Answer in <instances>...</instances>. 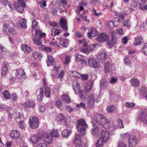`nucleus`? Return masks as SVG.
<instances>
[{"instance_id": "33", "label": "nucleus", "mask_w": 147, "mask_h": 147, "mask_svg": "<svg viewBox=\"0 0 147 147\" xmlns=\"http://www.w3.org/2000/svg\"><path fill=\"white\" fill-rule=\"evenodd\" d=\"M71 132L72 131H71L70 130L68 129H65L63 131L62 136L63 137L67 138L70 135Z\"/></svg>"}, {"instance_id": "25", "label": "nucleus", "mask_w": 147, "mask_h": 147, "mask_svg": "<svg viewBox=\"0 0 147 147\" xmlns=\"http://www.w3.org/2000/svg\"><path fill=\"white\" fill-rule=\"evenodd\" d=\"M21 48L23 51L27 53H30L32 51V49L30 47L25 44L22 45Z\"/></svg>"}, {"instance_id": "17", "label": "nucleus", "mask_w": 147, "mask_h": 147, "mask_svg": "<svg viewBox=\"0 0 147 147\" xmlns=\"http://www.w3.org/2000/svg\"><path fill=\"white\" fill-rule=\"evenodd\" d=\"M109 132L107 131L102 130V142H107L109 137Z\"/></svg>"}, {"instance_id": "46", "label": "nucleus", "mask_w": 147, "mask_h": 147, "mask_svg": "<svg viewBox=\"0 0 147 147\" xmlns=\"http://www.w3.org/2000/svg\"><path fill=\"white\" fill-rule=\"evenodd\" d=\"M0 52L3 54H5L8 53L9 51L2 45L0 44Z\"/></svg>"}, {"instance_id": "2", "label": "nucleus", "mask_w": 147, "mask_h": 147, "mask_svg": "<svg viewBox=\"0 0 147 147\" xmlns=\"http://www.w3.org/2000/svg\"><path fill=\"white\" fill-rule=\"evenodd\" d=\"M16 117L15 119L16 121L19 123V127L23 129L24 128L25 125L24 122V118L22 113L21 112H17L16 113Z\"/></svg>"}, {"instance_id": "45", "label": "nucleus", "mask_w": 147, "mask_h": 147, "mask_svg": "<svg viewBox=\"0 0 147 147\" xmlns=\"http://www.w3.org/2000/svg\"><path fill=\"white\" fill-rule=\"evenodd\" d=\"M76 61L78 62L81 61L83 62L84 60V56L78 54L76 55Z\"/></svg>"}, {"instance_id": "42", "label": "nucleus", "mask_w": 147, "mask_h": 147, "mask_svg": "<svg viewBox=\"0 0 147 147\" xmlns=\"http://www.w3.org/2000/svg\"><path fill=\"white\" fill-rule=\"evenodd\" d=\"M51 135L54 138H56L59 136V132L56 129L52 130L51 132Z\"/></svg>"}, {"instance_id": "61", "label": "nucleus", "mask_w": 147, "mask_h": 147, "mask_svg": "<svg viewBox=\"0 0 147 147\" xmlns=\"http://www.w3.org/2000/svg\"><path fill=\"white\" fill-rule=\"evenodd\" d=\"M41 32L40 30H37L35 31V36L37 38H41Z\"/></svg>"}, {"instance_id": "30", "label": "nucleus", "mask_w": 147, "mask_h": 147, "mask_svg": "<svg viewBox=\"0 0 147 147\" xmlns=\"http://www.w3.org/2000/svg\"><path fill=\"white\" fill-rule=\"evenodd\" d=\"M40 39V38H37L36 37L35 35L32 36V39L35 44L37 45H41L42 43V41Z\"/></svg>"}, {"instance_id": "10", "label": "nucleus", "mask_w": 147, "mask_h": 147, "mask_svg": "<svg viewBox=\"0 0 147 147\" xmlns=\"http://www.w3.org/2000/svg\"><path fill=\"white\" fill-rule=\"evenodd\" d=\"M2 3L5 5L7 10L9 12L13 10V8L9 2L7 0H2L1 1Z\"/></svg>"}, {"instance_id": "19", "label": "nucleus", "mask_w": 147, "mask_h": 147, "mask_svg": "<svg viewBox=\"0 0 147 147\" xmlns=\"http://www.w3.org/2000/svg\"><path fill=\"white\" fill-rule=\"evenodd\" d=\"M117 42V39L111 38L110 40H109L107 41V44L108 45L109 48H111L116 44Z\"/></svg>"}, {"instance_id": "31", "label": "nucleus", "mask_w": 147, "mask_h": 147, "mask_svg": "<svg viewBox=\"0 0 147 147\" xmlns=\"http://www.w3.org/2000/svg\"><path fill=\"white\" fill-rule=\"evenodd\" d=\"M123 25L127 28H129L131 27V24L129 20H125L123 22Z\"/></svg>"}, {"instance_id": "13", "label": "nucleus", "mask_w": 147, "mask_h": 147, "mask_svg": "<svg viewBox=\"0 0 147 147\" xmlns=\"http://www.w3.org/2000/svg\"><path fill=\"white\" fill-rule=\"evenodd\" d=\"M130 82L131 86L133 87H138L140 85V81L138 79L135 77L132 78L130 80Z\"/></svg>"}, {"instance_id": "49", "label": "nucleus", "mask_w": 147, "mask_h": 147, "mask_svg": "<svg viewBox=\"0 0 147 147\" xmlns=\"http://www.w3.org/2000/svg\"><path fill=\"white\" fill-rule=\"evenodd\" d=\"M113 21L115 27H117L119 25L121 22L119 18H118L113 19Z\"/></svg>"}, {"instance_id": "28", "label": "nucleus", "mask_w": 147, "mask_h": 147, "mask_svg": "<svg viewBox=\"0 0 147 147\" xmlns=\"http://www.w3.org/2000/svg\"><path fill=\"white\" fill-rule=\"evenodd\" d=\"M140 92L141 94L147 100V88L142 87L140 90Z\"/></svg>"}, {"instance_id": "48", "label": "nucleus", "mask_w": 147, "mask_h": 147, "mask_svg": "<svg viewBox=\"0 0 147 147\" xmlns=\"http://www.w3.org/2000/svg\"><path fill=\"white\" fill-rule=\"evenodd\" d=\"M71 120L70 117H67L66 118V120L65 121V125L66 127H68L71 126Z\"/></svg>"}, {"instance_id": "52", "label": "nucleus", "mask_w": 147, "mask_h": 147, "mask_svg": "<svg viewBox=\"0 0 147 147\" xmlns=\"http://www.w3.org/2000/svg\"><path fill=\"white\" fill-rule=\"evenodd\" d=\"M126 107L128 108H133L136 105V104L134 102H126L125 103Z\"/></svg>"}, {"instance_id": "43", "label": "nucleus", "mask_w": 147, "mask_h": 147, "mask_svg": "<svg viewBox=\"0 0 147 147\" xmlns=\"http://www.w3.org/2000/svg\"><path fill=\"white\" fill-rule=\"evenodd\" d=\"M71 76L74 78H80L81 76V74L78 72L74 71H71Z\"/></svg>"}, {"instance_id": "54", "label": "nucleus", "mask_w": 147, "mask_h": 147, "mask_svg": "<svg viewBox=\"0 0 147 147\" xmlns=\"http://www.w3.org/2000/svg\"><path fill=\"white\" fill-rule=\"evenodd\" d=\"M141 51L147 56V43L144 44V47L141 49Z\"/></svg>"}, {"instance_id": "5", "label": "nucleus", "mask_w": 147, "mask_h": 147, "mask_svg": "<svg viewBox=\"0 0 147 147\" xmlns=\"http://www.w3.org/2000/svg\"><path fill=\"white\" fill-rule=\"evenodd\" d=\"M128 141L129 147H135L137 144V138L136 136L132 134H129Z\"/></svg>"}, {"instance_id": "14", "label": "nucleus", "mask_w": 147, "mask_h": 147, "mask_svg": "<svg viewBox=\"0 0 147 147\" xmlns=\"http://www.w3.org/2000/svg\"><path fill=\"white\" fill-rule=\"evenodd\" d=\"M95 98L94 96L92 94H90L88 97V105L91 108L94 105L95 102Z\"/></svg>"}, {"instance_id": "57", "label": "nucleus", "mask_w": 147, "mask_h": 147, "mask_svg": "<svg viewBox=\"0 0 147 147\" xmlns=\"http://www.w3.org/2000/svg\"><path fill=\"white\" fill-rule=\"evenodd\" d=\"M124 63L126 65H130L131 64V61L129 58L127 57H125L124 58Z\"/></svg>"}, {"instance_id": "35", "label": "nucleus", "mask_w": 147, "mask_h": 147, "mask_svg": "<svg viewBox=\"0 0 147 147\" xmlns=\"http://www.w3.org/2000/svg\"><path fill=\"white\" fill-rule=\"evenodd\" d=\"M20 24L21 27L24 29H26L27 28V21L26 19L23 18L20 20Z\"/></svg>"}, {"instance_id": "12", "label": "nucleus", "mask_w": 147, "mask_h": 147, "mask_svg": "<svg viewBox=\"0 0 147 147\" xmlns=\"http://www.w3.org/2000/svg\"><path fill=\"white\" fill-rule=\"evenodd\" d=\"M98 45V44H94L92 45H90L88 47L87 49H80V50L81 51L82 53L86 54H88L90 52H91L92 50H94L93 49L95 47H96Z\"/></svg>"}, {"instance_id": "15", "label": "nucleus", "mask_w": 147, "mask_h": 147, "mask_svg": "<svg viewBox=\"0 0 147 147\" xmlns=\"http://www.w3.org/2000/svg\"><path fill=\"white\" fill-rule=\"evenodd\" d=\"M36 95L37 99L39 102L42 100L43 96V89L41 88L37 90L36 92Z\"/></svg>"}, {"instance_id": "50", "label": "nucleus", "mask_w": 147, "mask_h": 147, "mask_svg": "<svg viewBox=\"0 0 147 147\" xmlns=\"http://www.w3.org/2000/svg\"><path fill=\"white\" fill-rule=\"evenodd\" d=\"M55 105L57 108L60 109L63 106V104L60 100H56L54 104Z\"/></svg>"}, {"instance_id": "11", "label": "nucleus", "mask_w": 147, "mask_h": 147, "mask_svg": "<svg viewBox=\"0 0 147 147\" xmlns=\"http://www.w3.org/2000/svg\"><path fill=\"white\" fill-rule=\"evenodd\" d=\"M67 22L66 19L64 18L61 19L59 22L60 26L64 31H67L68 30Z\"/></svg>"}, {"instance_id": "64", "label": "nucleus", "mask_w": 147, "mask_h": 147, "mask_svg": "<svg viewBox=\"0 0 147 147\" xmlns=\"http://www.w3.org/2000/svg\"><path fill=\"white\" fill-rule=\"evenodd\" d=\"M36 147H47L45 143H39L36 145Z\"/></svg>"}, {"instance_id": "41", "label": "nucleus", "mask_w": 147, "mask_h": 147, "mask_svg": "<svg viewBox=\"0 0 147 147\" xmlns=\"http://www.w3.org/2000/svg\"><path fill=\"white\" fill-rule=\"evenodd\" d=\"M113 2L110 1L108 0L107 3L104 4H103V7H104L103 10L105 9H108L109 7V6L111 8L113 6Z\"/></svg>"}, {"instance_id": "37", "label": "nucleus", "mask_w": 147, "mask_h": 147, "mask_svg": "<svg viewBox=\"0 0 147 147\" xmlns=\"http://www.w3.org/2000/svg\"><path fill=\"white\" fill-rule=\"evenodd\" d=\"M73 88L76 92V91H79L80 88V86L79 83L77 82H73Z\"/></svg>"}, {"instance_id": "6", "label": "nucleus", "mask_w": 147, "mask_h": 147, "mask_svg": "<svg viewBox=\"0 0 147 147\" xmlns=\"http://www.w3.org/2000/svg\"><path fill=\"white\" fill-rule=\"evenodd\" d=\"M3 30L8 35L9 34H14L16 33V31L13 28H10L9 25L7 24H4Z\"/></svg>"}, {"instance_id": "26", "label": "nucleus", "mask_w": 147, "mask_h": 147, "mask_svg": "<svg viewBox=\"0 0 147 147\" xmlns=\"http://www.w3.org/2000/svg\"><path fill=\"white\" fill-rule=\"evenodd\" d=\"M47 62L48 66L52 65L54 62L53 57L51 55L48 56L47 59Z\"/></svg>"}, {"instance_id": "32", "label": "nucleus", "mask_w": 147, "mask_h": 147, "mask_svg": "<svg viewBox=\"0 0 147 147\" xmlns=\"http://www.w3.org/2000/svg\"><path fill=\"white\" fill-rule=\"evenodd\" d=\"M39 137L37 135L32 136L30 139V141L33 144H35L39 140Z\"/></svg>"}, {"instance_id": "55", "label": "nucleus", "mask_w": 147, "mask_h": 147, "mask_svg": "<svg viewBox=\"0 0 147 147\" xmlns=\"http://www.w3.org/2000/svg\"><path fill=\"white\" fill-rule=\"evenodd\" d=\"M102 88H106L108 86L107 80L105 79H102Z\"/></svg>"}, {"instance_id": "16", "label": "nucleus", "mask_w": 147, "mask_h": 147, "mask_svg": "<svg viewBox=\"0 0 147 147\" xmlns=\"http://www.w3.org/2000/svg\"><path fill=\"white\" fill-rule=\"evenodd\" d=\"M88 36L90 38L92 36H96L98 33V32L95 28L94 27L91 28L88 32Z\"/></svg>"}, {"instance_id": "40", "label": "nucleus", "mask_w": 147, "mask_h": 147, "mask_svg": "<svg viewBox=\"0 0 147 147\" xmlns=\"http://www.w3.org/2000/svg\"><path fill=\"white\" fill-rule=\"evenodd\" d=\"M45 142L48 143H51L52 140V137L50 136L48 134H46L45 136Z\"/></svg>"}, {"instance_id": "47", "label": "nucleus", "mask_w": 147, "mask_h": 147, "mask_svg": "<svg viewBox=\"0 0 147 147\" xmlns=\"http://www.w3.org/2000/svg\"><path fill=\"white\" fill-rule=\"evenodd\" d=\"M115 109V106L113 105H110L107 107L106 110L108 113L113 112Z\"/></svg>"}, {"instance_id": "3", "label": "nucleus", "mask_w": 147, "mask_h": 147, "mask_svg": "<svg viewBox=\"0 0 147 147\" xmlns=\"http://www.w3.org/2000/svg\"><path fill=\"white\" fill-rule=\"evenodd\" d=\"M29 124L30 127L32 129H36L38 126L39 119L36 116H31L29 119Z\"/></svg>"}, {"instance_id": "24", "label": "nucleus", "mask_w": 147, "mask_h": 147, "mask_svg": "<svg viewBox=\"0 0 147 147\" xmlns=\"http://www.w3.org/2000/svg\"><path fill=\"white\" fill-rule=\"evenodd\" d=\"M61 31L62 30L61 29H58L53 28L51 29V35L53 36H55L56 35H59Z\"/></svg>"}, {"instance_id": "22", "label": "nucleus", "mask_w": 147, "mask_h": 147, "mask_svg": "<svg viewBox=\"0 0 147 147\" xmlns=\"http://www.w3.org/2000/svg\"><path fill=\"white\" fill-rule=\"evenodd\" d=\"M60 43L63 47H67L69 45L68 40L65 39L62 37H60L59 39Z\"/></svg>"}, {"instance_id": "56", "label": "nucleus", "mask_w": 147, "mask_h": 147, "mask_svg": "<svg viewBox=\"0 0 147 147\" xmlns=\"http://www.w3.org/2000/svg\"><path fill=\"white\" fill-rule=\"evenodd\" d=\"M117 125L119 128H124L123 121L121 120L120 119H118L117 120Z\"/></svg>"}, {"instance_id": "53", "label": "nucleus", "mask_w": 147, "mask_h": 147, "mask_svg": "<svg viewBox=\"0 0 147 147\" xmlns=\"http://www.w3.org/2000/svg\"><path fill=\"white\" fill-rule=\"evenodd\" d=\"M33 56L36 59L40 58L41 57L40 53L37 51H34L33 53Z\"/></svg>"}, {"instance_id": "51", "label": "nucleus", "mask_w": 147, "mask_h": 147, "mask_svg": "<svg viewBox=\"0 0 147 147\" xmlns=\"http://www.w3.org/2000/svg\"><path fill=\"white\" fill-rule=\"evenodd\" d=\"M38 27V23L36 20H34L32 21V28L33 29L35 30Z\"/></svg>"}, {"instance_id": "34", "label": "nucleus", "mask_w": 147, "mask_h": 147, "mask_svg": "<svg viewBox=\"0 0 147 147\" xmlns=\"http://www.w3.org/2000/svg\"><path fill=\"white\" fill-rule=\"evenodd\" d=\"M94 119L96 123L99 125L101 124V115L97 114L95 115L94 117Z\"/></svg>"}, {"instance_id": "9", "label": "nucleus", "mask_w": 147, "mask_h": 147, "mask_svg": "<svg viewBox=\"0 0 147 147\" xmlns=\"http://www.w3.org/2000/svg\"><path fill=\"white\" fill-rule=\"evenodd\" d=\"M88 64L90 66L94 68H98L100 67V65L92 57H90L88 60Z\"/></svg>"}, {"instance_id": "21", "label": "nucleus", "mask_w": 147, "mask_h": 147, "mask_svg": "<svg viewBox=\"0 0 147 147\" xmlns=\"http://www.w3.org/2000/svg\"><path fill=\"white\" fill-rule=\"evenodd\" d=\"M134 44L135 45H140L143 42V39L142 36H138L137 38H135Z\"/></svg>"}, {"instance_id": "59", "label": "nucleus", "mask_w": 147, "mask_h": 147, "mask_svg": "<svg viewBox=\"0 0 147 147\" xmlns=\"http://www.w3.org/2000/svg\"><path fill=\"white\" fill-rule=\"evenodd\" d=\"M3 96L6 99L10 98L9 92L8 91H5L3 93Z\"/></svg>"}, {"instance_id": "8", "label": "nucleus", "mask_w": 147, "mask_h": 147, "mask_svg": "<svg viewBox=\"0 0 147 147\" xmlns=\"http://www.w3.org/2000/svg\"><path fill=\"white\" fill-rule=\"evenodd\" d=\"M16 76L18 79L25 78H26V75L24 71L22 69H18L16 70Z\"/></svg>"}, {"instance_id": "62", "label": "nucleus", "mask_w": 147, "mask_h": 147, "mask_svg": "<svg viewBox=\"0 0 147 147\" xmlns=\"http://www.w3.org/2000/svg\"><path fill=\"white\" fill-rule=\"evenodd\" d=\"M26 104L27 107H33L34 105V103L32 100L26 102Z\"/></svg>"}, {"instance_id": "63", "label": "nucleus", "mask_w": 147, "mask_h": 147, "mask_svg": "<svg viewBox=\"0 0 147 147\" xmlns=\"http://www.w3.org/2000/svg\"><path fill=\"white\" fill-rule=\"evenodd\" d=\"M107 26L110 29H112L113 28L115 27L114 26L113 21L109 22L107 24Z\"/></svg>"}, {"instance_id": "23", "label": "nucleus", "mask_w": 147, "mask_h": 147, "mask_svg": "<svg viewBox=\"0 0 147 147\" xmlns=\"http://www.w3.org/2000/svg\"><path fill=\"white\" fill-rule=\"evenodd\" d=\"M20 132L16 130H13L11 133V136L13 138H18L20 136Z\"/></svg>"}, {"instance_id": "29", "label": "nucleus", "mask_w": 147, "mask_h": 147, "mask_svg": "<svg viewBox=\"0 0 147 147\" xmlns=\"http://www.w3.org/2000/svg\"><path fill=\"white\" fill-rule=\"evenodd\" d=\"M13 6L14 8L18 12L22 13L23 11L24 7L20 5L18 3H15L14 4Z\"/></svg>"}, {"instance_id": "20", "label": "nucleus", "mask_w": 147, "mask_h": 147, "mask_svg": "<svg viewBox=\"0 0 147 147\" xmlns=\"http://www.w3.org/2000/svg\"><path fill=\"white\" fill-rule=\"evenodd\" d=\"M93 82L92 80L88 81L85 88V91L87 92H89L92 89L93 85Z\"/></svg>"}, {"instance_id": "7", "label": "nucleus", "mask_w": 147, "mask_h": 147, "mask_svg": "<svg viewBox=\"0 0 147 147\" xmlns=\"http://www.w3.org/2000/svg\"><path fill=\"white\" fill-rule=\"evenodd\" d=\"M102 126L105 129L109 128L111 126L110 122L108 119L102 115Z\"/></svg>"}, {"instance_id": "4", "label": "nucleus", "mask_w": 147, "mask_h": 147, "mask_svg": "<svg viewBox=\"0 0 147 147\" xmlns=\"http://www.w3.org/2000/svg\"><path fill=\"white\" fill-rule=\"evenodd\" d=\"M138 119L140 121L142 122L144 124L147 125V109L140 112Z\"/></svg>"}, {"instance_id": "44", "label": "nucleus", "mask_w": 147, "mask_h": 147, "mask_svg": "<svg viewBox=\"0 0 147 147\" xmlns=\"http://www.w3.org/2000/svg\"><path fill=\"white\" fill-rule=\"evenodd\" d=\"M109 38L108 34L105 32L102 33V42L107 40Z\"/></svg>"}, {"instance_id": "36", "label": "nucleus", "mask_w": 147, "mask_h": 147, "mask_svg": "<svg viewBox=\"0 0 147 147\" xmlns=\"http://www.w3.org/2000/svg\"><path fill=\"white\" fill-rule=\"evenodd\" d=\"M45 95L46 97L50 98L51 97V90L49 88L46 86L45 89Z\"/></svg>"}, {"instance_id": "27", "label": "nucleus", "mask_w": 147, "mask_h": 147, "mask_svg": "<svg viewBox=\"0 0 147 147\" xmlns=\"http://www.w3.org/2000/svg\"><path fill=\"white\" fill-rule=\"evenodd\" d=\"M61 97L62 100L65 102L69 103L71 102L70 98L68 95L63 94L61 96Z\"/></svg>"}, {"instance_id": "18", "label": "nucleus", "mask_w": 147, "mask_h": 147, "mask_svg": "<svg viewBox=\"0 0 147 147\" xmlns=\"http://www.w3.org/2000/svg\"><path fill=\"white\" fill-rule=\"evenodd\" d=\"M100 129L96 125H94L91 129L92 135L95 137H97L100 134Z\"/></svg>"}, {"instance_id": "60", "label": "nucleus", "mask_w": 147, "mask_h": 147, "mask_svg": "<svg viewBox=\"0 0 147 147\" xmlns=\"http://www.w3.org/2000/svg\"><path fill=\"white\" fill-rule=\"evenodd\" d=\"M7 73L8 69L5 67H2L1 72V75L3 76H5Z\"/></svg>"}, {"instance_id": "39", "label": "nucleus", "mask_w": 147, "mask_h": 147, "mask_svg": "<svg viewBox=\"0 0 147 147\" xmlns=\"http://www.w3.org/2000/svg\"><path fill=\"white\" fill-rule=\"evenodd\" d=\"M111 67V65L108 62H107L105 64L104 69L105 73L109 72V69Z\"/></svg>"}, {"instance_id": "58", "label": "nucleus", "mask_w": 147, "mask_h": 147, "mask_svg": "<svg viewBox=\"0 0 147 147\" xmlns=\"http://www.w3.org/2000/svg\"><path fill=\"white\" fill-rule=\"evenodd\" d=\"M102 60H105L108 58V56L107 55V52H103L102 51Z\"/></svg>"}, {"instance_id": "38", "label": "nucleus", "mask_w": 147, "mask_h": 147, "mask_svg": "<svg viewBox=\"0 0 147 147\" xmlns=\"http://www.w3.org/2000/svg\"><path fill=\"white\" fill-rule=\"evenodd\" d=\"M75 144H78V143H82L81 136L79 134H76L75 137Z\"/></svg>"}, {"instance_id": "1", "label": "nucleus", "mask_w": 147, "mask_h": 147, "mask_svg": "<svg viewBox=\"0 0 147 147\" xmlns=\"http://www.w3.org/2000/svg\"><path fill=\"white\" fill-rule=\"evenodd\" d=\"M76 127L77 131L83 136L85 134L86 129L88 128V125L84 119H80L78 121Z\"/></svg>"}]
</instances>
